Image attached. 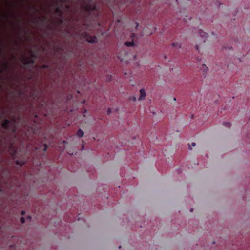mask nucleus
Instances as JSON below:
<instances>
[{"mask_svg": "<svg viewBox=\"0 0 250 250\" xmlns=\"http://www.w3.org/2000/svg\"><path fill=\"white\" fill-rule=\"evenodd\" d=\"M46 2H49V1H45ZM53 2L52 4L50 5L48 3L46 4L45 8V13L47 15L50 14L53 11L55 16H58L59 19V21L61 24L63 22V12L62 10V6H60L59 2H65V1H51ZM62 6V3H61Z\"/></svg>", "mask_w": 250, "mask_h": 250, "instance_id": "1", "label": "nucleus"}, {"mask_svg": "<svg viewBox=\"0 0 250 250\" xmlns=\"http://www.w3.org/2000/svg\"><path fill=\"white\" fill-rule=\"evenodd\" d=\"M83 2L81 4L82 9L84 11L86 14L90 17L91 20L97 19L99 16V12L95 4H91L90 1H81Z\"/></svg>", "mask_w": 250, "mask_h": 250, "instance_id": "2", "label": "nucleus"}, {"mask_svg": "<svg viewBox=\"0 0 250 250\" xmlns=\"http://www.w3.org/2000/svg\"><path fill=\"white\" fill-rule=\"evenodd\" d=\"M15 123L16 119L14 117H12L11 120L5 119L1 124V126L4 129L8 131L11 130L14 133L16 130Z\"/></svg>", "mask_w": 250, "mask_h": 250, "instance_id": "3", "label": "nucleus"}, {"mask_svg": "<svg viewBox=\"0 0 250 250\" xmlns=\"http://www.w3.org/2000/svg\"><path fill=\"white\" fill-rule=\"evenodd\" d=\"M39 19L40 20V23L42 25H47L48 24V17L47 15L43 16L42 17H39Z\"/></svg>", "mask_w": 250, "mask_h": 250, "instance_id": "4", "label": "nucleus"}, {"mask_svg": "<svg viewBox=\"0 0 250 250\" xmlns=\"http://www.w3.org/2000/svg\"><path fill=\"white\" fill-rule=\"evenodd\" d=\"M22 61L23 62V64L24 65H28L34 63V61L32 59L28 58L25 57H22Z\"/></svg>", "mask_w": 250, "mask_h": 250, "instance_id": "5", "label": "nucleus"}, {"mask_svg": "<svg viewBox=\"0 0 250 250\" xmlns=\"http://www.w3.org/2000/svg\"><path fill=\"white\" fill-rule=\"evenodd\" d=\"M85 37L86 41L89 43H95L97 41V39L95 36H90L86 33H85Z\"/></svg>", "mask_w": 250, "mask_h": 250, "instance_id": "6", "label": "nucleus"}, {"mask_svg": "<svg viewBox=\"0 0 250 250\" xmlns=\"http://www.w3.org/2000/svg\"><path fill=\"white\" fill-rule=\"evenodd\" d=\"M140 96L139 98V100H141L143 99H144L145 98V97L146 96V92L143 89H141L140 90Z\"/></svg>", "mask_w": 250, "mask_h": 250, "instance_id": "7", "label": "nucleus"}, {"mask_svg": "<svg viewBox=\"0 0 250 250\" xmlns=\"http://www.w3.org/2000/svg\"><path fill=\"white\" fill-rule=\"evenodd\" d=\"M9 150H12V157H14L16 156V151L15 150V149L14 148V146L12 145H10V146L9 147Z\"/></svg>", "mask_w": 250, "mask_h": 250, "instance_id": "8", "label": "nucleus"}, {"mask_svg": "<svg viewBox=\"0 0 250 250\" xmlns=\"http://www.w3.org/2000/svg\"><path fill=\"white\" fill-rule=\"evenodd\" d=\"M199 34L201 37L205 38L208 37V34L201 30L199 31Z\"/></svg>", "mask_w": 250, "mask_h": 250, "instance_id": "9", "label": "nucleus"}, {"mask_svg": "<svg viewBox=\"0 0 250 250\" xmlns=\"http://www.w3.org/2000/svg\"><path fill=\"white\" fill-rule=\"evenodd\" d=\"M84 133L81 129H79L77 131V135L79 137H82L83 136Z\"/></svg>", "mask_w": 250, "mask_h": 250, "instance_id": "10", "label": "nucleus"}, {"mask_svg": "<svg viewBox=\"0 0 250 250\" xmlns=\"http://www.w3.org/2000/svg\"><path fill=\"white\" fill-rule=\"evenodd\" d=\"M134 43L133 41L132 42H126L125 43V45L127 46H133L134 45Z\"/></svg>", "mask_w": 250, "mask_h": 250, "instance_id": "11", "label": "nucleus"}, {"mask_svg": "<svg viewBox=\"0 0 250 250\" xmlns=\"http://www.w3.org/2000/svg\"><path fill=\"white\" fill-rule=\"evenodd\" d=\"M3 69H0V73H3L5 70L7 69V64L4 63L3 65Z\"/></svg>", "mask_w": 250, "mask_h": 250, "instance_id": "12", "label": "nucleus"}, {"mask_svg": "<svg viewBox=\"0 0 250 250\" xmlns=\"http://www.w3.org/2000/svg\"><path fill=\"white\" fill-rule=\"evenodd\" d=\"M172 46L173 47H175L176 48H181V44H179L178 42H174L172 43Z\"/></svg>", "mask_w": 250, "mask_h": 250, "instance_id": "13", "label": "nucleus"}, {"mask_svg": "<svg viewBox=\"0 0 250 250\" xmlns=\"http://www.w3.org/2000/svg\"><path fill=\"white\" fill-rule=\"evenodd\" d=\"M223 125L226 127H229V128L231 126V125H230V123H229V122H224Z\"/></svg>", "mask_w": 250, "mask_h": 250, "instance_id": "14", "label": "nucleus"}, {"mask_svg": "<svg viewBox=\"0 0 250 250\" xmlns=\"http://www.w3.org/2000/svg\"><path fill=\"white\" fill-rule=\"evenodd\" d=\"M16 164L17 165H20V166H22L24 164L25 162H22V163H21L20 161H16Z\"/></svg>", "mask_w": 250, "mask_h": 250, "instance_id": "15", "label": "nucleus"}, {"mask_svg": "<svg viewBox=\"0 0 250 250\" xmlns=\"http://www.w3.org/2000/svg\"><path fill=\"white\" fill-rule=\"evenodd\" d=\"M202 69L205 71V70H207L208 69V67H206V66L205 65V64H203V66H202Z\"/></svg>", "mask_w": 250, "mask_h": 250, "instance_id": "16", "label": "nucleus"}, {"mask_svg": "<svg viewBox=\"0 0 250 250\" xmlns=\"http://www.w3.org/2000/svg\"><path fill=\"white\" fill-rule=\"evenodd\" d=\"M33 5H34L33 3L32 2V12L33 11V10L35 9L34 6ZM33 22H34V19H33V15H32V24H33Z\"/></svg>", "mask_w": 250, "mask_h": 250, "instance_id": "17", "label": "nucleus"}, {"mask_svg": "<svg viewBox=\"0 0 250 250\" xmlns=\"http://www.w3.org/2000/svg\"><path fill=\"white\" fill-rule=\"evenodd\" d=\"M21 222V223H24L25 222V218L23 217H21L20 219Z\"/></svg>", "mask_w": 250, "mask_h": 250, "instance_id": "18", "label": "nucleus"}, {"mask_svg": "<svg viewBox=\"0 0 250 250\" xmlns=\"http://www.w3.org/2000/svg\"><path fill=\"white\" fill-rule=\"evenodd\" d=\"M47 147H48V146L46 144H44L43 151H45L47 150Z\"/></svg>", "mask_w": 250, "mask_h": 250, "instance_id": "19", "label": "nucleus"}, {"mask_svg": "<svg viewBox=\"0 0 250 250\" xmlns=\"http://www.w3.org/2000/svg\"><path fill=\"white\" fill-rule=\"evenodd\" d=\"M42 68H48V66L47 65H43L42 67Z\"/></svg>", "mask_w": 250, "mask_h": 250, "instance_id": "20", "label": "nucleus"}, {"mask_svg": "<svg viewBox=\"0 0 250 250\" xmlns=\"http://www.w3.org/2000/svg\"><path fill=\"white\" fill-rule=\"evenodd\" d=\"M111 113V109L108 108L107 111V114H109Z\"/></svg>", "mask_w": 250, "mask_h": 250, "instance_id": "21", "label": "nucleus"}, {"mask_svg": "<svg viewBox=\"0 0 250 250\" xmlns=\"http://www.w3.org/2000/svg\"><path fill=\"white\" fill-rule=\"evenodd\" d=\"M130 100H132V101H136V98H135V97H131V98H130Z\"/></svg>", "mask_w": 250, "mask_h": 250, "instance_id": "22", "label": "nucleus"}, {"mask_svg": "<svg viewBox=\"0 0 250 250\" xmlns=\"http://www.w3.org/2000/svg\"><path fill=\"white\" fill-rule=\"evenodd\" d=\"M195 145H196V143H195L193 142V143H191L192 146L194 147L195 146Z\"/></svg>", "mask_w": 250, "mask_h": 250, "instance_id": "23", "label": "nucleus"}, {"mask_svg": "<svg viewBox=\"0 0 250 250\" xmlns=\"http://www.w3.org/2000/svg\"><path fill=\"white\" fill-rule=\"evenodd\" d=\"M25 211H21V214L22 215H24V214H25Z\"/></svg>", "mask_w": 250, "mask_h": 250, "instance_id": "24", "label": "nucleus"}, {"mask_svg": "<svg viewBox=\"0 0 250 250\" xmlns=\"http://www.w3.org/2000/svg\"><path fill=\"white\" fill-rule=\"evenodd\" d=\"M196 49L197 50H199V46H198V45H196Z\"/></svg>", "mask_w": 250, "mask_h": 250, "instance_id": "25", "label": "nucleus"}, {"mask_svg": "<svg viewBox=\"0 0 250 250\" xmlns=\"http://www.w3.org/2000/svg\"><path fill=\"white\" fill-rule=\"evenodd\" d=\"M188 147H189V149L190 150H191V149H192V148L191 147V145H188Z\"/></svg>", "mask_w": 250, "mask_h": 250, "instance_id": "26", "label": "nucleus"}, {"mask_svg": "<svg viewBox=\"0 0 250 250\" xmlns=\"http://www.w3.org/2000/svg\"><path fill=\"white\" fill-rule=\"evenodd\" d=\"M135 36V34L134 33H132V35H131V37H134Z\"/></svg>", "mask_w": 250, "mask_h": 250, "instance_id": "27", "label": "nucleus"}, {"mask_svg": "<svg viewBox=\"0 0 250 250\" xmlns=\"http://www.w3.org/2000/svg\"><path fill=\"white\" fill-rule=\"evenodd\" d=\"M139 26V23H136V28Z\"/></svg>", "mask_w": 250, "mask_h": 250, "instance_id": "28", "label": "nucleus"}, {"mask_svg": "<svg viewBox=\"0 0 250 250\" xmlns=\"http://www.w3.org/2000/svg\"><path fill=\"white\" fill-rule=\"evenodd\" d=\"M193 208H191V209L190 210V212H192V211H193Z\"/></svg>", "mask_w": 250, "mask_h": 250, "instance_id": "29", "label": "nucleus"}]
</instances>
